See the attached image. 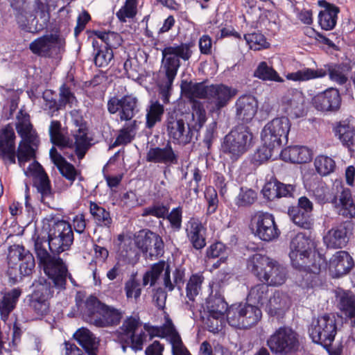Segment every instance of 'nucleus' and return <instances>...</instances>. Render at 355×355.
I'll list each match as a JSON object with an SVG mask.
<instances>
[{
	"mask_svg": "<svg viewBox=\"0 0 355 355\" xmlns=\"http://www.w3.org/2000/svg\"><path fill=\"white\" fill-rule=\"evenodd\" d=\"M252 226L255 235L264 241H271L280 234L274 216L268 212H257L252 218Z\"/></svg>",
	"mask_w": 355,
	"mask_h": 355,
	"instance_id": "obj_16",
	"label": "nucleus"
},
{
	"mask_svg": "<svg viewBox=\"0 0 355 355\" xmlns=\"http://www.w3.org/2000/svg\"><path fill=\"white\" fill-rule=\"evenodd\" d=\"M253 138V134L248 125L238 124L224 137L220 151L232 162H236L252 147Z\"/></svg>",
	"mask_w": 355,
	"mask_h": 355,
	"instance_id": "obj_5",
	"label": "nucleus"
},
{
	"mask_svg": "<svg viewBox=\"0 0 355 355\" xmlns=\"http://www.w3.org/2000/svg\"><path fill=\"white\" fill-rule=\"evenodd\" d=\"M288 214L291 220L297 226L309 230L313 225L311 215L301 211L300 209L291 206L288 207Z\"/></svg>",
	"mask_w": 355,
	"mask_h": 355,
	"instance_id": "obj_48",
	"label": "nucleus"
},
{
	"mask_svg": "<svg viewBox=\"0 0 355 355\" xmlns=\"http://www.w3.org/2000/svg\"><path fill=\"white\" fill-rule=\"evenodd\" d=\"M65 40L59 34H46L29 44L30 51L43 58H57L64 51Z\"/></svg>",
	"mask_w": 355,
	"mask_h": 355,
	"instance_id": "obj_12",
	"label": "nucleus"
},
{
	"mask_svg": "<svg viewBox=\"0 0 355 355\" xmlns=\"http://www.w3.org/2000/svg\"><path fill=\"white\" fill-rule=\"evenodd\" d=\"M89 213L96 225L102 227H110L112 224V218L110 212L101 206L100 203L90 201Z\"/></svg>",
	"mask_w": 355,
	"mask_h": 355,
	"instance_id": "obj_42",
	"label": "nucleus"
},
{
	"mask_svg": "<svg viewBox=\"0 0 355 355\" xmlns=\"http://www.w3.org/2000/svg\"><path fill=\"white\" fill-rule=\"evenodd\" d=\"M33 288L32 293L27 296L28 309L37 317L42 318L49 313V300L53 295L54 288H57L51 279L44 277L35 280Z\"/></svg>",
	"mask_w": 355,
	"mask_h": 355,
	"instance_id": "obj_7",
	"label": "nucleus"
},
{
	"mask_svg": "<svg viewBox=\"0 0 355 355\" xmlns=\"http://www.w3.org/2000/svg\"><path fill=\"white\" fill-rule=\"evenodd\" d=\"M42 98L44 100V110L46 111L51 117L56 115V112L59 110H63L59 105L60 102L57 99L56 93L52 90H46L43 93Z\"/></svg>",
	"mask_w": 355,
	"mask_h": 355,
	"instance_id": "obj_54",
	"label": "nucleus"
},
{
	"mask_svg": "<svg viewBox=\"0 0 355 355\" xmlns=\"http://www.w3.org/2000/svg\"><path fill=\"white\" fill-rule=\"evenodd\" d=\"M33 240L39 267L52 280L55 287L64 291L67 279L76 285L67 265L60 257L62 252L69 250L73 242V232L69 223L63 220L54 222L47 239L34 234Z\"/></svg>",
	"mask_w": 355,
	"mask_h": 355,
	"instance_id": "obj_1",
	"label": "nucleus"
},
{
	"mask_svg": "<svg viewBox=\"0 0 355 355\" xmlns=\"http://www.w3.org/2000/svg\"><path fill=\"white\" fill-rule=\"evenodd\" d=\"M236 92L235 89L223 84L211 85L208 86L207 99L220 110L228 104Z\"/></svg>",
	"mask_w": 355,
	"mask_h": 355,
	"instance_id": "obj_29",
	"label": "nucleus"
},
{
	"mask_svg": "<svg viewBox=\"0 0 355 355\" xmlns=\"http://www.w3.org/2000/svg\"><path fill=\"white\" fill-rule=\"evenodd\" d=\"M261 316V311L257 306L241 303L230 306L227 321L230 326L235 328L249 329L256 325Z\"/></svg>",
	"mask_w": 355,
	"mask_h": 355,
	"instance_id": "obj_11",
	"label": "nucleus"
},
{
	"mask_svg": "<svg viewBox=\"0 0 355 355\" xmlns=\"http://www.w3.org/2000/svg\"><path fill=\"white\" fill-rule=\"evenodd\" d=\"M71 136L75 153L78 159H82L92 146L93 138L89 136L87 127L74 128L71 130Z\"/></svg>",
	"mask_w": 355,
	"mask_h": 355,
	"instance_id": "obj_31",
	"label": "nucleus"
},
{
	"mask_svg": "<svg viewBox=\"0 0 355 355\" xmlns=\"http://www.w3.org/2000/svg\"><path fill=\"white\" fill-rule=\"evenodd\" d=\"M137 130V125L136 121L125 124L119 130V135L116 138L113 146H116L130 144L135 139Z\"/></svg>",
	"mask_w": 355,
	"mask_h": 355,
	"instance_id": "obj_50",
	"label": "nucleus"
},
{
	"mask_svg": "<svg viewBox=\"0 0 355 355\" xmlns=\"http://www.w3.org/2000/svg\"><path fill=\"white\" fill-rule=\"evenodd\" d=\"M50 158L53 163L56 166L60 173L67 180L70 181L71 184L75 181L78 175V171L74 166L69 163L60 153H59L55 147H52L49 152Z\"/></svg>",
	"mask_w": 355,
	"mask_h": 355,
	"instance_id": "obj_36",
	"label": "nucleus"
},
{
	"mask_svg": "<svg viewBox=\"0 0 355 355\" xmlns=\"http://www.w3.org/2000/svg\"><path fill=\"white\" fill-rule=\"evenodd\" d=\"M169 211V206L161 202H155L151 205L142 209L141 216L143 217L154 216L157 218L164 219V216Z\"/></svg>",
	"mask_w": 355,
	"mask_h": 355,
	"instance_id": "obj_59",
	"label": "nucleus"
},
{
	"mask_svg": "<svg viewBox=\"0 0 355 355\" xmlns=\"http://www.w3.org/2000/svg\"><path fill=\"white\" fill-rule=\"evenodd\" d=\"M192 44L181 43L166 46L162 50V62L159 70L160 77L158 86L163 89H171L173 81L181 65L180 59L188 61L192 56Z\"/></svg>",
	"mask_w": 355,
	"mask_h": 355,
	"instance_id": "obj_3",
	"label": "nucleus"
},
{
	"mask_svg": "<svg viewBox=\"0 0 355 355\" xmlns=\"http://www.w3.org/2000/svg\"><path fill=\"white\" fill-rule=\"evenodd\" d=\"M206 309L207 313L223 316L227 314L229 310L227 302L219 291L212 292L209 295L206 300Z\"/></svg>",
	"mask_w": 355,
	"mask_h": 355,
	"instance_id": "obj_41",
	"label": "nucleus"
},
{
	"mask_svg": "<svg viewBox=\"0 0 355 355\" xmlns=\"http://www.w3.org/2000/svg\"><path fill=\"white\" fill-rule=\"evenodd\" d=\"M165 125L168 137L174 144L185 146L191 142L198 129L191 127L182 119H179L173 114H168Z\"/></svg>",
	"mask_w": 355,
	"mask_h": 355,
	"instance_id": "obj_15",
	"label": "nucleus"
},
{
	"mask_svg": "<svg viewBox=\"0 0 355 355\" xmlns=\"http://www.w3.org/2000/svg\"><path fill=\"white\" fill-rule=\"evenodd\" d=\"M172 278H171L170 266L167 265L166 272L164 273L163 284L168 291H173L177 288L179 291H182L186 280V268L182 266L175 268L172 271Z\"/></svg>",
	"mask_w": 355,
	"mask_h": 355,
	"instance_id": "obj_34",
	"label": "nucleus"
},
{
	"mask_svg": "<svg viewBox=\"0 0 355 355\" xmlns=\"http://www.w3.org/2000/svg\"><path fill=\"white\" fill-rule=\"evenodd\" d=\"M73 337L87 355L98 354L99 340L89 329L80 328L75 332Z\"/></svg>",
	"mask_w": 355,
	"mask_h": 355,
	"instance_id": "obj_35",
	"label": "nucleus"
},
{
	"mask_svg": "<svg viewBox=\"0 0 355 355\" xmlns=\"http://www.w3.org/2000/svg\"><path fill=\"white\" fill-rule=\"evenodd\" d=\"M124 291L128 300L134 299L137 302L141 295V287L140 282L137 279L136 275H132L124 284Z\"/></svg>",
	"mask_w": 355,
	"mask_h": 355,
	"instance_id": "obj_57",
	"label": "nucleus"
},
{
	"mask_svg": "<svg viewBox=\"0 0 355 355\" xmlns=\"http://www.w3.org/2000/svg\"><path fill=\"white\" fill-rule=\"evenodd\" d=\"M164 112V105L157 101L151 102L146 109V128L152 129L157 122L162 121Z\"/></svg>",
	"mask_w": 355,
	"mask_h": 355,
	"instance_id": "obj_49",
	"label": "nucleus"
},
{
	"mask_svg": "<svg viewBox=\"0 0 355 355\" xmlns=\"http://www.w3.org/2000/svg\"><path fill=\"white\" fill-rule=\"evenodd\" d=\"M338 306L343 315L355 326V295L349 291H341L336 295Z\"/></svg>",
	"mask_w": 355,
	"mask_h": 355,
	"instance_id": "obj_33",
	"label": "nucleus"
},
{
	"mask_svg": "<svg viewBox=\"0 0 355 355\" xmlns=\"http://www.w3.org/2000/svg\"><path fill=\"white\" fill-rule=\"evenodd\" d=\"M141 330L147 336H149V340L155 337L166 338L171 345L180 336L169 318H166L165 322L162 326H153L150 323H145L144 329Z\"/></svg>",
	"mask_w": 355,
	"mask_h": 355,
	"instance_id": "obj_28",
	"label": "nucleus"
},
{
	"mask_svg": "<svg viewBox=\"0 0 355 355\" xmlns=\"http://www.w3.org/2000/svg\"><path fill=\"white\" fill-rule=\"evenodd\" d=\"M94 35L101 40V44H104L103 47L105 49H116L122 42L121 37L117 33L97 31L94 32Z\"/></svg>",
	"mask_w": 355,
	"mask_h": 355,
	"instance_id": "obj_55",
	"label": "nucleus"
},
{
	"mask_svg": "<svg viewBox=\"0 0 355 355\" xmlns=\"http://www.w3.org/2000/svg\"><path fill=\"white\" fill-rule=\"evenodd\" d=\"M337 334V323L334 315L324 314L313 320L309 327V335L314 343L322 345L327 351Z\"/></svg>",
	"mask_w": 355,
	"mask_h": 355,
	"instance_id": "obj_9",
	"label": "nucleus"
},
{
	"mask_svg": "<svg viewBox=\"0 0 355 355\" xmlns=\"http://www.w3.org/2000/svg\"><path fill=\"white\" fill-rule=\"evenodd\" d=\"M316 171L322 176L328 175L333 173L336 168L335 161L325 155L318 156L314 161Z\"/></svg>",
	"mask_w": 355,
	"mask_h": 355,
	"instance_id": "obj_56",
	"label": "nucleus"
},
{
	"mask_svg": "<svg viewBox=\"0 0 355 355\" xmlns=\"http://www.w3.org/2000/svg\"><path fill=\"white\" fill-rule=\"evenodd\" d=\"M299 263L300 266L293 267L300 271H310L319 275L322 268L326 266V260L321 254L314 252L313 254L306 256V259L300 260Z\"/></svg>",
	"mask_w": 355,
	"mask_h": 355,
	"instance_id": "obj_39",
	"label": "nucleus"
},
{
	"mask_svg": "<svg viewBox=\"0 0 355 355\" xmlns=\"http://www.w3.org/2000/svg\"><path fill=\"white\" fill-rule=\"evenodd\" d=\"M312 254L311 240L304 233H297L291 238L289 257L292 266H300L299 261Z\"/></svg>",
	"mask_w": 355,
	"mask_h": 355,
	"instance_id": "obj_22",
	"label": "nucleus"
},
{
	"mask_svg": "<svg viewBox=\"0 0 355 355\" xmlns=\"http://www.w3.org/2000/svg\"><path fill=\"white\" fill-rule=\"evenodd\" d=\"M76 304L83 319L97 327L117 326L123 316L122 310L107 305L93 295L77 302Z\"/></svg>",
	"mask_w": 355,
	"mask_h": 355,
	"instance_id": "obj_2",
	"label": "nucleus"
},
{
	"mask_svg": "<svg viewBox=\"0 0 355 355\" xmlns=\"http://www.w3.org/2000/svg\"><path fill=\"white\" fill-rule=\"evenodd\" d=\"M138 0H125L124 5L116 12V16L121 22L134 18L137 12Z\"/></svg>",
	"mask_w": 355,
	"mask_h": 355,
	"instance_id": "obj_58",
	"label": "nucleus"
},
{
	"mask_svg": "<svg viewBox=\"0 0 355 355\" xmlns=\"http://www.w3.org/2000/svg\"><path fill=\"white\" fill-rule=\"evenodd\" d=\"M269 286L264 282L252 286L248 295V300L261 306L266 305L269 300Z\"/></svg>",
	"mask_w": 355,
	"mask_h": 355,
	"instance_id": "obj_46",
	"label": "nucleus"
},
{
	"mask_svg": "<svg viewBox=\"0 0 355 355\" xmlns=\"http://www.w3.org/2000/svg\"><path fill=\"white\" fill-rule=\"evenodd\" d=\"M49 1L33 0L32 4L33 14L38 15L46 25L50 19Z\"/></svg>",
	"mask_w": 355,
	"mask_h": 355,
	"instance_id": "obj_63",
	"label": "nucleus"
},
{
	"mask_svg": "<svg viewBox=\"0 0 355 355\" xmlns=\"http://www.w3.org/2000/svg\"><path fill=\"white\" fill-rule=\"evenodd\" d=\"M92 46L96 51L94 58L95 65L98 67L107 66L114 57L112 50L103 47L102 44L96 40H93Z\"/></svg>",
	"mask_w": 355,
	"mask_h": 355,
	"instance_id": "obj_45",
	"label": "nucleus"
},
{
	"mask_svg": "<svg viewBox=\"0 0 355 355\" xmlns=\"http://www.w3.org/2000/svg\"><path fill=\"white\" fill-rule=\"evenodd\" d=\"M141 322L139 317L129 316L123 322L117 334V339L123 352L130 347L135 352L141 351L147 340L146 333L139 330Z\"/></svg>",
	"mask_w": 355,
	"mask_h": 355,
	"instance_id": "obj_8",
	"label": "nucleus"
},
{
	"mask_svg": "<svg viewBox=\"0 0 355 355\" xmlns=\"http://www.w3.org/2000/svg\"><path fill=\"white\" fill-rule=\"evenodd\" d=\"M283 159L291 163L302 164L311 160V150L304 146H288L281 153Z\"/></svg>",
	"mask_w": 355,
	"mask_h": 355,
	"instance_id": "obj_38",
	"label": "nucleus"
},
{
	"mask_svg": "<svg viewBox=\"0 0 355 355\" xmlns=\"http://www.w3.org/2000/svg\"><path fill=\"white\" fill-rule=\"evenodd\" d=\"M248 268L260 282L271 286H281L286 279V268L266 255H252L248 261Z\"/></svg>",
	"mask_w": 355,
	"mask_h": 355,
	"instance_id": "obj_4",
	"label": "nucleus"
},
{
	"mask_svg": "<svg viewBox=\"0 0 355 355\" xmlns=\"http://www.w3.org/2000/svg\"><path fill=\"white\" fill-rule=\"evenodd\" d=\"M244 39L251 49L260 50L266 47L268 44L265 36L259 33H252L244 35Z\"/></svg>",
	"mask_w": 355,
	"mask_h": 355,
	"instance_id": "obj_64",
	"label": "nucleus"
},
{
	"mask_svg": "<svg viewBox=\"0 0 355 355\" xmlns=\"http://www.w3.org/2000/svg\"><path fill=\"white\" fill-rule=\"evenodd\" d=\"M291 301L288 296L280 291H275L266 305V310L272 316H281L289 309Z\"/></svg>",
	"mask_w": 355,
	"mask_h": 355,
	"instance_id": "obj_37",
	"label": "nucleus"
},
{
	"mask_svg": "<svg viewBox=\"0 0 355 355\" xmlns=\"http://www.w3.org/2000/svg\"><path fill=\"white\" fill-rule=\"evenodd\" d=\"M49 135L51 141L53 144L62 147L68 146V141L61 132V123L59 121H52L51 122Z\"/></svg>",
	"mask_w": 355,
	"mask_h": 355,
	"instance_id": "obj_61",
	"label": "nucleus"
},
{
	"mask_svg": "<svg viewBox=\"0 0 355 355\" xmlns=\"http://www.w3.org/2000/svg\"><path fill=\"white\" fill-rule=\"evenodd\" d=\"M135 243L147 259L153 260L161 257L164 253L162 238L150 230H140L136 236Z\"/></svg>",
	"mask_w": 355,
	"mask_h": 355,
	"instance_id": "obj_14",
	"label": "nucleus"
},
{
	"mask_svg": "<svg viewBox=\"0 0 355 355\" xmlns=\"http://www.w3.org/2000/svg\"><path fill=\"white\" fill-rule=\"evenodd\" d=\"M354 266L352 257L347 251L336 252L329 260V269L333 277L338 278L347 275Z\"/></svg>",
	"mask_w": 355,
	"mask_h": 355,
	"instance_id": "obj_26",
	"label": "nucleus"
},
{
	"mask_svg": "<svg viewBox=\"0 0 355 355\" xmlns=\"http://www.w3.org/2000/svg\"><path fill=\"white\" fill-rule=\"evenodd\" d=\"M318 5L324 8V10L320 11L318 14L320 26L324 31L333 30L337 24L338 15L340 12L339 7L325 0L319 1Z\"/></svg>",
	"mask_w": 355,
	"mask_h": 355,
	"instance_id": "obj_30",
	"label": "nucleus"
},
{
	"mask_svg": "<svg viewBox=\"0 0 355 355\" xmlns=\"http://www.w3.org/2000/svg\"><path fill=\"white\" fill-rule=\"evenodd\" d=\"M181 90L184 96L190 100L194 98H207L208 86H205L202 83H196L182 81L181 84Z\"/></svg>",
	"mask_w": 355,
	"mask_h": 355,
	"instance_id": "obj_44",
	"label": "nucleus"
},
{
	"mask_svg": "<svg viewBox=\"0 0 355 355\" xmlns=\"http://www.w3.org/2000/svg\"><path fill=\"white\" fill-rule=\"evenodd\" d=\"M349 71L350 67L346 64H328L324 65V69L304 68L295 72L288 73L286 77L290 80L302 82L323 78L328 74L331 81L343 85L348 80Z\"/></svg>",
	"mask_w": 355,
	"mask_h": 355,
	"instance_id": "obj_6",
	"label": "nucleus"
},
{
	"mask_svg": "<svg viewBox=\"0 0 355 355\" xmlns=\"http://www.w3.org/2000/svg\"><path fill=\"white\" fill-rule=\"evenodd\" d=\"M146 159L148 162L171 166L178 163L179 155L173 148L171 141L168 140L162 147L150 148Z\"/></svg>",
	"mask_w": 355,
	"mask_h": 355,
	"instance_id": "obj_21",
	"label": "nucleus"
},
{
	"mask_svg": "<svg viewBox=\"0 0 355 355\" xmlns=\"http://www.w3.org/2000/svg\"><path fill=\"white\" fill-rule=\"evenodd\" d=\"M182 207L178 206L173 208L171 211H168L166 216H164V219H166L170 225L171 229L173 232H179L182 228Z\"/></svg>",
	"mask_w": 355,
	"mask_h": 355,
	"instance_id": "obj_62",
	"label": "nucleus"
},
{
	"mask_svg": "<svg viewBox=\"0 0 355 355\" xmlns=\"http://www.w3.org/2000/svg\"><path fill=\"white\" fill-rule=\"evenodd\" d=\"M341 96L339 90L330 87L317 94L312 99L313 107L323 112H336L341 105Z\"/></svg>",
	"mask_w": 355,
	"mask_h": 355,
	"instance_id": "obj_20",
	"label": "nucleus"
},
{
	"mask_svg": "<svg viewBox=\"0 0 355 355\" xmlns=\"http://www.w3.org/2000/svg\"><path fill=\"white\" fill-rule=\"evenodd\" d=\"M204 279L205 277L201 272L192 274L189 277L186 285V295L192 303L194 302L196 297L200 294ZM187 304L189 306V309L191 310L193 306V304L187 302Z\"/></svg>",
	"mask_w": 355,
	"mask_h": 355,
	"instance_id": "obj_43",
	"label": "nucleus"
},
{
	"mask_svg": "<svg viewBox=\"0 0 355 355\" xmlns=\"http://www.w3.org/2000/svg\"><path fill=\"white\" fill-rule=\"evenodd\" d=\"M17 119L18 122L16 123V130L19 135L22 138L20 142L29 144L36 148L39 145L40 140L30 121L29 114L20 110L17 116Z\"/></svg>",
	"mask_w": 355,
	"mask_h": 355,
	"instance_id": "obj_27",
	"label": "nucleus"
},
{
	"mask_svg": "<svg viewBox=\"0 0 355 355\" xmlns=\"http://www.w3.org/2000/svg\"><path fill=\"white\" fill-rule=\"evenodd\" d=\"M21 293V289L15 288L3 295L1 300H0V313L1 320L6 321L8 319L10 313L15 308Z\"/></svg>",
	"mask_w": 355,
	"mask_h": 355,
	"instance_id": "obj_40",
	"label": "nucleus"
},
{
	"mask_svg": "<svg viewBox=\"0 0 355 355\" xmlns=\"http://www.w3.org/2000/svg\"><path fill=\"white\" fill-rule=\"evenodd\" d=\"M254 76L262 80H269L277 83H283L284 79L279 76L278 73L272 68L269 66L265 61L261 62L257 69L254 71Z\"/></svg>",
	"mask_w": 355,
	"mask_h": 355,
	"instance_id": "obj_47",
	"label": "nucleus"
},
{
	"mask_svg": "<svg viewBox=\"0 0 355 355\" xmlns=\"http://www.w3.org/2000/svg\"><path fill=\"white\" fill-rule=\"evenodd\" d=\"M234 108L236 119L243 123H249L257 112L258 101L252 95L243 94L236 101Z\"/></svg>",
	"mask_w": 355,
	"mask_h": 355,
	"instance_id": "obj_25",
	"label": "nucleus"
},
{
	"mask_svg": "<svg viewBox=\"0 0 355 355\" xmlns=\"http://www.w3.org/2000/svg\"><path fill=\"white\" fill-rule=\"evenodd\" d=\"M305 98L303 93L297 89H289L282 96L280 106L288 115L299 118L304 114Z\"/></svg>",
	"mask_w": 355,
	"mask_h": 355,
	"instance_id": "obj_19",
	"label": "nucleus"
},
{
	"mask_svg": "<svg viewBox=\"0 0 355 355\" xmlns=\"http://www.w3.org/2000/svg\"><path fill=\"white\" fill-rule=\"evenodd\" d=\"M137 100L132 96H124L121 98V111L119 112L121 121L130 120L135 114Z\"/></svg>",
	"mask_w": 355,
	"mask_h": 355,
	"instance_id": "obj_52",
	"label": "nucleus"
},
{
	"mask_svg": "<svg viewBox=\"0 0 355 355\" xmlns=\"http://www.w3.org/2000/svg\"><path fill=\"white\" fill-rule=\"evenodd\" d=\"M18 259L20 274L24 277L31 275L35 266L33 255L22 248L21 251L19 252Z\"/></svg>",
	"mask_w": 355,
	"mask_h": 355,
	"instance_id": "obj_51",
	"label": "nucleus"
},
{
	"mask_svg": "<svg viewBox=\"0 0 355 355\" xmlns=\"http://www.w3.org/2000/svg\"><path fill=\"white\" fill-rule=\"evenodd\" d=\"M266 344L274 354H291L300 349V335L291 327H281L269 336Z\"/></svg>",
	"mask_w": 355,
	"mask_h": 355,
	"instance_id": "obj_10",
	"label": "nucleus"
},
{
	"mask_svg": "<svg viewBox=\"0 0 355 355\" xmlns=\"http://www.w3.org/2000/svg\"><path fill=\"white\" fill-rule=\"evenodd\" d=\"M291 122L288 117L282 116L273 119L268 122L261 131L263 143L269 146L279 148L283 143L288 141V135Z\"/></svg>",
	"mask_w": 355,
	"mask_h": 355,
	"instance_id": "obj_13",
	"label": "nucleus"
},
{
	"mask_svg": "<svg viewBox=\"0 0 355 355\" xmlns=\"http://www.w3.org/2000/svg\"><path fill=\"white\" fill-rule=\"evenodd\" d=\"M24 174L26 177L33 178V186L36 187L37 192L41 195L42 201L44 203H49V202H46V200H52L54 193L49 176L41 164L35 161L26 169H24Z\"/></svg>",
	"mask_w": 355,
	"mask_h": 355,
	"instance_id": "obj_17",
	"label": "nucleus"
},
{
	"mask_svg": "<svg viewBox=\"0 0 355 355\" xmlns=\"http://www.w3.org/2000/svg\"><path fill=\"white\" fill-rule=\"evenodd\" d=\"M187 237L192 247L201 250L206 246L207 228L197 217H191L185 224Z\"/></svg>",
	"mask_w": 355,
	"mask_h": 355,
	"instance_id": "obj_23",
	"label": "nucleus"
},
{
	"mask_svg": "<svg viewBox=\"0 0 355 355\" xmlns=\"http://www.w3.org/2000/svg\"><path fill=\"white\" fill-rule=\"evenodd\" d=\"M333 130L343 146L347 148L352 153H355V129L349 121L343 120L336 123Z\"/></svg>",
	"mask_w": 355,
	"mask_h": 355,
	"instance_id": "obj_32",
	"label": "nucleus"
},
{
	"mask_svg": "<svg viewBox=\"0 0 355 355\" xmlns=\"http://www.w3.org/2000/svg\"><path fill=\"white\" fill-rule=\"evenodd\" d=\"M15 133L10 125L0 131V157L6 163H16Z\"/></svg>",
	"mask_w": 355,
	"mask_h": 355,
	"instance_id": "obj_24",
	"label": "nucleus"
},
{
	"mask_svg": "<svg viewBox=\"0 0 355 355\" xmlns=\"http://www.w3.org/2000/svg\"><path fill=\"white\" fill-rule=\"evenodd\" d=\"M168 265L164 261H159L152 265L150 270L145 272L143 276V285L150 286H154L162 272H166V266Z\"/></svg>",
	"mask_w": 355,
	"mask_h": 355,
	"instance_id": "obj_53",
	"label": "nucleus"
},
{
	"mask_svg": "<svg viewBox=\"0 0 355 355\" xmlns=\"http://www.w3.org/2000/svg\"><path fill=\"white\" fill-rule=\"evenodd\" d=\"M35 149L33 146L19 142L16 156L20 167L24 168L26 163L35 157Z\"/></svg>",
	"mask_w": 355,
	"mask_h": 355,
	"instance_id": "obj_60",
	"label": "nucleus"
},
{
	"mask_svg": "<svg viewBox=\"0 0 355 355\" xmlns=\"http://www.w3.org/2000/svg\"><path fill=\"white\" fill-rule=\"evenodd\" d=\"M352 234L351 223L348 221H343L332 226L323 236L322 240L327 249H342L347 245Z\"/></svg>",
	"mask_w": 355,
	"mask_h": 355,
	"instance_id": "obj_18",
	"label": "nucleus"
}]
</instances>
